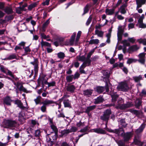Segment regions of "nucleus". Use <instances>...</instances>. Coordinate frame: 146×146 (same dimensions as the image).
<instances>
[{
  "label": "nucleus",
  "mask_w": 146,
  "mask_h": 146,
  "mask_svg": "<svg viewBox=\"0 0 146 146\" xmlns=\"http://www.w3.org/2000/svg\"><path fill=\"white\" fill-rule=\"evenodd\" d=\"M133 79L136 82H139L140 81L143 79V78L141 75L138 76H135L133 77Z\"/></svg>",
  "instance_id": "nucleus-27"
},
{
  "label": "nucleus",
  "mask_w": 146,
  "mask_h": 146,
  "mask_svg": "<svg viewBox=\"0 0 146 146\" xmlns=\"http://www.w3.org/2000/svg\"><path fill=\"white\" fill-rule=\"evenodd\" d=\"M90 65L85 62H83L79 68L80 72L81 74H85V72L84 70V69L86 66H89Z\"/></svg>",
  "instance_id": "nucleus-11"
},
{
  "label": "nucleus",
  "mask_w": 146,
  "mask_h": 146,
  "mask_svg": "<svg viewBox=\"0 0 146 146\" xmlns=\"http://www.w3.org/2000/svg\"><path fill=\"white\" fill-rule=\"evenodd\" d=\"M5 12L7 14H10L12 13L13 11L12 9L9 7H6L4 9Z\"/></svg>",
  "instance_id": "nucleus-36"
},
{
  "label": "nucleus",
  "mask_w": 146,
  "mask_h": 146,
  "mask_svg": "<svg viewBox=\"0 0 146 146\" xmlns=\"http://www.w3.org/2000/svg\"><path fill=\"white\" fill-rule=\"evenodd\" d=\"M41 97L40 96H38L36 99H34V101L36 104H38L40 101Z\"/></svg>",
  "instance_id": "nucleus-50"
},
{
  "label": "nucleus",
  "mask_w": 146,
  "mask_h": 146,
  "mask_svg": "<svg viewBox=\"0 0 146 146\" xmlns=\"http://www.w3.org/2000/svg\"><path fill=\"white\" fill-rule=\"evenodd\" d=\"M51 127L54 132V133H58V130L56 127L55 125H51Z\"/></svg>",
  "instance_id": "nucleus-55"
},
{
  "label": "nucleus",
  "mask_w": 146,
  "mask_h": 146,
  "mask_svg": "<svg viewBox=\"0 0 146 146\" xmlns=\"http://www.w3.org/2000/svg\"><path fill=\"white\" fill-rule=\"evenodd\" d=\"M31 64L34 66L38 65V60L37 58H34V61L33 62H31Z\"/></svg>",
  "instance_id": "nucleus-51"
},
{
  "label": "nucleus",
  "mask_w": 146,
  "mask_h": 146,
  "mask_svg": "<svg viewBox=\"0 0 146 146\" xmlns=\"http://www.w3.org/2000/svg\"><path fill=\"white\" fill-rule=\"evenodd\" d=\"M40 109L41 111L43 112H46V106L44 105H43L41 107Z\"/></svg>",
  "instance_id": "nucleus-63"
},
{
  "label": "nucleus",
  "mask_w": 146,
  "mask_h": 146,
  "mask_svg": "<svg viewBox=\"0 0 146 146\" xmlns=\"http://www.w3.org/2000/svg\"><path fill=\"white\" fill-rule=\"evenodd\" d=\"M111 29H110L108 33L106 35V37L107 38L106 42L108 43H109L110 42V38L111 36Z\"/></svg>",
  "instance_id": "nucleus-25"
},
{
  "label": "nucleus",
  "mask_w": 146,
  "mask_h": 146,
  "mask_svg": "<svg viewBox=\"0 0 146 146\" xmlns=\"http://www.w3.org/2000/svg\"><path fill=\"white\" fill-rule=\"evenodd\" d=\"M58 57L60 59H63L65 57V54L64 53L60 52L57 54Z\"/></svg>",
  "instance_id": "nucleus-46"
},
{
  "label": "nucleus",
  "mask_w": 146,
  "mask_h": 146,
  "mask_svg": "<svg viewBox=\"0 0 146 146\" xmlns=\"http://www.w3.org/2000/svg\"><path fill=\"white\" fill-rule=\"evenodd\" d=\"M92 131L98 133L105 134V131L104 130L100 128L92 129Z\"/></svg>",
  "instance_id": "nucleus-14"
},
{
  "label": "nucleus",
  "mask_w": 146,
  "mask_h": 146,
  "mask_svg": "<svg viewBox=\"0 0 146 146\" xmlns=\"http://www.w3.org/2000/svg\"><path fill=\"white\" fill-rule=\"evenodd\" d=\"M110 94L112 98V103L109 104V106H114L117 109H120L121 110L133 106V104L130 102H128L126 104H123L124 100L121 98L119 99L117 102V104L114 103L118 97V95L116 92L111 91L110 92Z\"/></svg>",
  "instance_id": "nucleus-1"
},
{
  "label": "nucleus",
  "mask_w": 146,
  "mask_h": 146,
  "mask_svg": "<svg viewBox=\"0 0 146 146\" xmlns=\"http://www.w3.org/2000/svg\"><path fill=\"white\" fill-rule=\"evenodd\" d=\"M63 104L65 107H71V102L68 99L64 100L63 101Z\"/></svg>",
  "instance_id": "nucleus-22"
},
{
  "label": "nucleus",
  "mask_w": 146,
  "mask_h": 146,
  "mask_svg": "<svg viewBox=\"0 0 146 146\" xmlns=\"http://www.w3.org/2000/svg\"><path fill=\"white\" fill-rule=\"evenodd\" d=\"M40 44L42 48V50L43 51L44 50L43 47H51L50 44L42 40L40 42Z\"/></svg>",
  "instance_id": "nucleus-15"
},
{
  "label": "nucleus",
  "mask_w": 146,
  "mask_h": 146,
  "mask_svg": "<svg viewBox=\"0 0 146 146\" xmlns=\"http://www.w3.org/2000/svg\"><path fill=\"white\" fill-rule=\"evenodd\" d=\"M134 143L135 145L139 146H141L143 145V143L141 142L140 140L136 137H135L134 138Z\"/></svg>",
  "instance_id": "nucleus-24"
},
{
  "label": "nucleus",
  "mask_w": 146,
  "mask_h": 146,
  "mask_svg": "<svg viewBox=\"0 0 146 146\" xmlns=\"http://www.w3.org/2000/svg\"><path fill=\"white\" fill-rule=\"evenodd\" d=\"M88 129V126H86L83 129H81L79 131L83 133H86V134H87L88 133L87 131Z\"/></svg>",
  "instance_id": "nucleus-42"
},
{
  "label": "nucleus",
  "mask_w": 146,
  "mask_h": 146,
  "mask_svg": "<svg viewBox=\"0 0 146 146\" xmlns=\"http://www.w3.org/2000/svg\"><path fill=\"white\" fill-rule=\"evenodd\" d=\"M137 6L136 9L141 7L142 5L145 4L146 0H135Z\"/></svg>",
  "instance_id": "nucleus-9"
},
{
  "label": "nucleus",
  "mask_w": 146,
  "mask_h": 146,
  "mask_svg": "<svg viewBox=\"0 0 146 146\" xmlns=\"http://www.w3.org/2000/svg\"><path fill=\"white\" fill-rule=\"evenodd\" d=\"M92 17L90 16L86 22V24L87 26L92 21Z\"/></svg>",
  "instance_id": "nucleus-60"
},
{
  "label": "nucleus",
  "mask_w": 146,
  "mask_h": 146,
  "mask_svg": "<svg viewBox=\"0 0 146 146\" xmlns=\"http://www.w3.org/2000/svg\"><path fill=\"white\" fill-rule=\"evenodd\" d=\"M105 90V88L102 87H98L96 88L97 91L98 92L101 93L103 92Z\"/></svg>",
  "instance_id": "nucleus-44"
},
{
  "label": "nucleus",
  "mask_w": 146,
  "mask_h": 146,
  "mask_svg": "<svg viewBox=\"0 0 146 146\" xmlns=\"http://www.w3.org/2000/svg\"><path fill=\"white\" fill-rule=\"evenodd\" d=\"M77 130V128L75 127H72L70 129H68L65 131V133H69L72 132H74Z\"/></svg>",
  "instance_id": "nucleus-31"
},
{
  "label": "nucleus",
  "mask_w": 146,
  "mask_h": 146,
  "mask_svg": "<svg viewBox=\"0 0 146 146\" xmlns=\"http://www.w3.org/2000/svg\"><path fill=\"white\" fill-rule=\"evenodd\" d=\"M118 90L123 92H126L129 89L127 82L126 81L121 82L119 83L117 87Z\"/></svg>",
  "instance_id": "nucleus-5"
},
{
  "label": "nucleus",
  "mask_w": 146,
  "mask_h": 146,
  "mask_svg": "<svg viewBox=\"0 0 146 146\" xmlns=\"http://www.w3.org/2000/svg\"><path fill=\"white\" fill-rule=\"evenodd\" d=\"M111 113V111L110 110H106L104 111V114L101 116V119L105 121H108Z\"/></svg>",
  "instance_id": "nucleus-6"
},
{
  "label": "nucleus",
  "mask_w": 146,
  "mask_h": 146,
  "mask_svg": "<svg viewBox=\"0 0 146 146\" xmlns=\"http://www.w3.org/2000/svg\"><path fill=\"white\" fill-rule=\"evenodd\" d=\"M103 99L101 96H99L97 98L95 99L94 103L95 104H98L103 102Z\"/></svg>",
  "instance_id": "nucleus-23"
},
{
  "label": "nucleus",
  "mask_w": 146,
  "mask_h": 146,
  "mask_svg": "<svg viewBox=\"0 0 146 146\" xmlns=\"http://www.w3.org/2000/svg\"><path fill=\"white\" fill-rule=\"evenodd\" d=\"M130 111L131 113L136 115L138 117H139L140 116L142 115V113L141 111H137L135 110L131 109Z\"/></svg>",
  "instance_id": "nucleus-16"
},
{
  "label": "nucleus",
  "mask_w": 146,
  "mask_h": 146,
  "mask_svg": "<svg viewBox=\"0 0 146 146\" xmlns=\"http://www.w3.org/2000/svg\"><path fill=\"white\" fill-rule=\"evenodd\" d=\"M4 104L7 105H10L11 100L9 97H7L3 100Z\"/></svg>",
  "instance_id": "nucleus-21"
},
{
  "label": "nucleus",
  "mask_w": 146,
  "mask_h": 146,
  "mask_svg": "<svg viewBox=\"0 0 146 146\" xmlns=\"http://www.w3.org/2000/svg\"><path fill=\"white\" fill-rule=\"evenodd\" d=\"M37 5V3L36 2H35L32 3H31L29 5L28 7V9L29 10H31L33 8L36 7Z\"/></svg>",
  "instance_id": "nucleus-33"
},
{
  "label": "nucleus",
  "mask_w": 146,
  "mask_h": 146,
  "mask_svg": "<svg viewBox=\"0 0 146 146\" xmlns=\"http://www.w3.org/2000/svg\"><path fill=\"white\" fill-rule=\"evenodd\" d=\"M14 84L16 86L17 88L20 91H22L24 92H25L26 91V89L23 87L20 83L17 82L16 84L15 83Z\"/></svg>",
  "instance_id": "nucleus-12"
},
{
  "label": "nucleus",
  "mask_w": 146,
  "mask_h": 146,
  "mask_svg": "<svg viewBox=\"0 0 146 146\" xmlns=\"http://www.w3.org/2000/svg\"><path fill=\"white\" fill-rule=\"evenodd\" d=\"M73 78L74 75H73L67 76L66 77L67 82H72Z\"/></svg>",
  "instance_id": "nucleus-37"
},
{
  "label": "nucleus",
  "mask_w": 146,
  "mask_h": 146,
  "mask_svg": "<svg viewBox=\"0 0 146 146\" xmlns=\"http://www.w3.org/2000/svg\"><path fill=\"white\" fill-rule=\"evenodd\" d=\"M15 103L18 105L19 108L22 109H27L28 108V106L26 101H25L26 105L25 106H23V103L21 101L18 100H15Z\"/></svg>",
  "instance_id": "nucleus-7"
},
{
  "label": "nucleus",
  "mask_w": 146,
  "mask_h": 146,
  "mask_svg": "<svg viewBox=\"0 0 146 146\" xmlns=\"http://www.w3.org/2000/svg\"><path fill=\"white\" fill-rule=\"evenodd\" d=\"M95 34L97 35L98 36L102 37L103 36L104 32L98 29H96L95 31Z\"/></svg>",
  "instance_id": "nucleus-20"
},
{
  "label": "nucleus",
  "mask_w": 146,
  "mask_h": 146,
  "mask_svg": "<svg viewBox=\"0 0 146 146\" xmlns=\"http://www.w3.org/2000/svg\"><path fill=\"white\" fill-rule=\"evenodd\" d=\"M138 47L137 45H134L130 47V50L132 51H136L138 49Z\"/></svg>",
  "instance_id": "nucleus-43"
},
{
  "label": "nucleus",
  "mask_w": 146,
  "mask_h": 146,
  "mask_svg": "<svg viewBox=\"0 0 146 146\" xmlns=\"http://www.w3.org/2000/svg\"><path fill=\"white\" fill-rule=\"evenodd\" d=\"M145 125L144 124H142L140 127L137 129L136 131V132L137 133H138L142 132L145 127Z\"/></svg>",
  "instance_id": "nucleus-30"
},
{
  "label": "nucleus",
  "mask_w": 146,
  "mask_h": 146,
  "mask_svg": "<svg viewBox=\"0 0 146 146\" xmlns=\"http://www.w3.org/2000/svg\"><path fill=\"white\" fill-rule=\"evenodd\" d=\"M75 89V87L73 85L69 84L66 87L67 91L71 93L74 92Z\"/></svg>",
  "instance_id": "nucleus-10"
},
{
  "label": "nucleus",
  "mask_w": 146,
  "mask_h": 146,
  "mask_svg": "<svg viewBox=\"0 0 146 146\" xmlns=\"http://www.w3.org/2000/svg\"><path fill=\"white\" fill-rule=\"evenodd\" d=\"M56 83L54 81H53L51 82H48L47 85L48 87H50V86H53L55 85Z\"/></svg>",
  "instance_id": "nucleus-62"
},
{
  "label": "nucleus",
  "mask_w": 146,
  "mask_h": 146,
  "mask_svg": "<svg viewBox=\"0 0 146 146\" xmlns=\"http://www.w3.org/2000/svg\"><path fill=\"white\" fill-rule=\"evenodd\" d=\"M91 55L88 53L87 55L86 58V60L85 62L88 64V65H90L91 62V60L90 59V58Z\"/></svg>",
  "instance_id": "nucleus-34"
},
{
  "label": "nucleus",
  "mask_w": 146,
  "mask_h": 146,
  "mask_svg": "<svg viewBox=\"0 0 146 146\" xmlns=\"http://www.w3.org/2000/svg\"><path fill=\"white\" fill-rule=\"evenodd\" d=\"M50 19V18H49L48 19L45 23H44L42 25V29L44 31H45L44 29L46 28V27L48 25V24L50 23L49 20Z\"/></svg>",
  "instance_id": "nucleus-35"
},
{
  "label": "nucleus",
  "mask_w": 146,
  "mask_h": 146,
  "mask_svg": "<svg viewBox=\"0 0 146 146\" xmlns=\"http://www.w3.org/2000/svg\"><path fill=\"white\" fill-rule=\"evenodd\" d=\"M40 80L42 82V85L43 86L44 84H47L48 82L47 80H48V79L47 78L46 79H43V78L42 79H40Z\"/></svg>",
  "instance_id": "nucleus-58"
},
{
  "label": "nucleus",
  "mask_w": 146,
  "mask_h": 146,
  "mask_svg": "<svg viewBox=\"0 0 146 146\" xmlns=\"http://www.w3.org/2000/svg\"><path fill=\"white\" fill-rule=\"evenodd\" d=\"M119 123L124 127H125L127 126V124L125 123L124 119H121L119 121Z\"/></svg>",
  "instance_id": "nucleus-40"
},
{
  "label": "nucleus",
  "mask_w": 146,
  "mask_h": 146,
  "mask_svg": "<svg viewBox=\"0 0 146 146\" xmlns=\"http://www.w3.org/2000/svg\"><path fill=\"white\" fill-rule=\"evenodd\" d=\"M93 91L92 90H85L83 91V94L87 97H90L92 95Z\"/></svg>",
  "instance_id": "nucleus-13"
},
{
  "label": "nucleus",
  "mask_w": 146,
  "mask_h": 146,
  "mask_svg": "<svg viewBox=\"0 0 146 146\" xmlns=\"http://www.w3.org/2000/svg\"><path fill=\"white\" fill-rule=\"evenodd\" d=\"M17 57V56L16 55H15L14 54H13L9 56V57L8 58H7V59L8 60H10L16 58Z\"/></svg>",
  "instance_id": "nucleus-52"
},
{
  "label": "nucleus",
  "mask_w": 146,
  "mask_h": 146,
  "mask_svg": "<svg viewBox=\"0 0 146 146\" xmlns=\"http://www.w3.org/2000/svg\"><path fill=\"white\" fill-rule=\"evenodd\" d=\"M89 42L90 44H98L99 43V40L98 39H92Z\"/></svg>",
  "instance_id": "nucleus-29"
},
{
  "label": "nucleus",
  "mask_w": 146,
  "mask_h": 146,
  "mask_svg": "<svg viewBox=\"0 0 146 146\" xmlns=\"http://www.w3.org/2000/svg\"><path fill=\"white\" fill-rule=\"evenodd\" d=\"M23 49L25 50V55L27 54L31 51V50L29 46L26 47H23Z\"/></svg>",
  "instance_id": "nucleus-39"
},
{
  "label": "nucleus",
  "mask_w": 146,
  "mask_h": 146,
  "mask_svg": "<svg viewBox=\"0 0 146 146\" xmlns=\"http://www.w3.org/2000/svg\"><path fill=\"white\" fill-rule=\"evenodd\" d=\"M17 125V122L16 121L11 119L5 120L3 123L4 127L11 129H14Z\"/></svg>",
  "instance_id": "nucleus-3"
},
{
  "label": "nucleus",
  "mask_w": 146,
  "mask_h": 146,
  "mask_svg": "<svg viewBox=\"0 0 146 146\" xmlns=\"http://www.w3.org/2000/svg\"><path fill=\"white\" fill-rule=\"evenodd\" d=\"M86 122H82L81 121L77 123L76 126L77 127L81 128L85 125Z\"/></svg>",
  "instance_id": "nucleus-26"
},
{
  "label": "nucleus",
  "mask_w": 146,
  "mask_h": 146,
  "mask_svg": "<svg viewBox=\"0 0 146 146\" xmlns=\"http://www.w3.org/2000/svg\"><path fill=\"white\" fill-rule=\"evenodd\" d=\"M81 34L82 32L80 31H79L77 33L75 41L74 40L76 33H74L71 36L69 40V43L68 44L66 43V45H73L74 44L75 45H77L78 43V41Z\"/></svg>",
  "instance_id": "nucleus-4"
},
{
  "label": "nucleus",
  "mask_w": 146,
  "mask_h": 146,
  "mask_svg": "<svg viewBox=\"0 0 146 146\" xmlns=\"http://www.w3.org/2000/svg\"><path fill=\"white\" fill-rule=\"evenodd\" d=\"M141 103V100L137 99L135 102V106L137 108H138L139 106Z\"/></svg>",
  "instance_id": "nucleus-48"
},
{
  "label": "nucleus",
  "mask_w": 146,
  "mask_h": 146,
  "mask_svg": "<svg viewBox=\"0 0 146 146\" xmlns=\"http://www.w3.org/2000/svg\"><path fill=\"white\" fill-rule=\"evenodd\" d=\"M76 59L77 60L81 62H84L86 60V58L84 55L81 56L79 55L76 57Z\"/></svg>",
  "instance_id": "nucleus-17"
},
{
  "label": "nucleus",
  "mask_w": 146,
  "mask_h": 146,
  "mask_svg": "<svg viewBox=\"0 0 146 146\" xmlns=\"http://www.w3.org/2000/svg\"><path fill=\"white\" fill-rule=\"evenodd\" d=\"M57 133H54V135H53L52 134L50 135V137L52 138L53 141H54L56 140L58 136Z\"/></svg>",
  "instance_id": "nucleus-47"
},
{
  "label": "nucleus",
  "mask_w": 146,
  "mask_h": 146,
  "mask_svg": "<svg viewBox=\"0 0 146 146\" xmlns=\"http://www.w3.org/2000/svg\"><path fill=\"white\" fill-rule=\"evenodd\" d=\"M6 74L7 75H8L10 76L13 78L15 79V77L14 75L13 74V73L10 71L9 70H7V71Z\"/></svg>",
  "instance_id": "nucleus-49"
},
{
  "label": "nucleus",
  "mask_w": 146,
  "mask_h": 146,
  "mask_svg": "<svg viewBox=\"0 0 146 146\" xmlns=\"http://www.w3.org/2000/svg\"><path fill=\"white\" fill-rule=\"evenodd\" d=\"M114 11L115 9H106L105 11L106 13L108 15H113L114 13Z\"/></svg>",
  "instance_id": "nucleus-18"
},
{
  "label": "nucleus",
  "mask_w": 146,
  "mask_h": 146,
  "mask_svg": "<svg viewBox=\"0 0 146 146\" xmlns=\"http://www.w3.org/2000/svg\"><path fill=\"white\" fill-rule=\"evenodd\" d=\"M53 103V102L51 100H49L48 99H46L44 100L41 103L43 105L45 106H47L49 104H52Z\"/></svg>",
  "instance_id": "nucleus-19"
},
{
  "label": "nucleus",
  "mask_w": 146,
  "mask_h": 146,
  "mask_svg": "<svg viewBox=\"0 0 146 146\" xmlns=\"http://www.w3.org/2000/svg\"><path fill=\"white\" fill-rule=\"evenodd\" d=\"M109 131L115 133L118 136L122 137L125 141H128L133 135V133L131 132L125 133L123 129L121 128L114 130L111 129Z\"/></svg>",
  "instance_id": "nucleus-2"
},
{
  "label": "nucleus",
  "mask_w": 146,
  "mask_h": 146,
  "mask_svg": "<svg viewBox=\"0 0 146 146\" xmlns=\"http://www.w3.org/2000/svg\"><path fill=\"white\" fill-rule=\"evenodd\" d=\"M19 120L22 123H23L25 120V119L24 117L23 113L22 112H21L19 113Z\"/></svg>",
  "instance_id": "nucleus-28"
},
{
  "label": "nucleus",
  "mask_w": 146,
  "mask_h": 146,
  "mask_svg": "<svg viewBox=\"0 0 146 146\" xmlns=\"http://www.w3.org/2000/svg\"><path fill=\"white\" fill-rule=\"evenodd\" d=\"M96 107V106L95 105L87 107L86 110V112L87 113H89L90 111L94 109Z\"/></svg>",
  "instance_id": "nucleus-32"
},
{
  "label": "nucleus",
  "mask_w": 146,
  "mask_h": 146,
  "mask_svg": "<svg viewBox=\"0 0 146 146\" xmlns=\"http://www.w3.org/2000/svg\"><path fill=\"white\" fill-rule=\"evenodd\" d=\"M146 54L143 52L140 54L139 55V59L138 61L142 64H144L145 62V55Z\"/></svg>",
  "instance_id": "nucleus-8"
},
{
  "label": "nucleus",
  "mask_w": 146,
  "mask_h": 146,
  "mask_svg": "<svg viewBox=\"0 0 146 146\" xmlns=\"http://www.w3.org/2000/svg\"><path fill=\"white\" fill-rule=\"evenodd\" d=\"M125 9V8L120 7L119 10L118 11L120 12L122 14H125L126 12V11Z\"/></svg>",
  "instance_id": "nucleus-57"
},
{
  "label": "nucleus",
  "mask_w": 146,
  "mask_h": 146,
  "mask_svg": "<svg viewBox=\"0 0 146 146\" xmlns=\"http://www.w3.org/2000/svg\"><path fill=\"white\" fill-rule=\"evenodd\" d=\"M137 41L140 43H142L144 45H146V39L140 38L137 40Z\"/></svg>",
  "instance_id": "nucleus-45"
},
{
  "label": "nucleus",
  "mask_w": 146,
  "mask_h": 146,
  "mask_svg": "<svg viewBox=\"0 0 146 146\" xmlns=\"http://www.w3.org/2000/svg\"><path fill=\"white\" fill-rule=\"evenodd\" d=\"M123 31L121 27H119L118 29L117 34H122L123 33Z\"/></svg>",
  "instance_id": "nucleus-64"
},
{
  "label": "nucleus",
  "mask_w": 146,
  "mask_h": 146,
  "mask_svg": "<svg viewBox=\"0 0 146 146\" xmlns=\"http://www.w3.org/2000/svg\"><path fill=\"white\" fill-rule=\"evenodd\" d=\"M58 111L60 113L57 115V117L59 119L61 117L64 118L65 117V116L63 113L60 112L59 111Z\"/></svg>",
  "instance_id": "nucleus-56"
},
{
  "label": "nucleus",
  "mask_w": 146,
  "mask_h": 146,
  "mask_svg": "<svg viewBox=\"0 0 146 146\" xmlns=\"http://www.w3.org/2000/svg\"><path fill=\"white\" fill-rule=\"evenodd\" d=\"M119 11H117L115 12V16L116 17L118 20H122L124 19V17L121 15H118Z\"/></svg>",
  "instance_id": "nucleus-38"
},
{
  "label": "nucleus",
  "mask_w": 146,
  "mask_h": 146,
  "mask_svg": "<svg viewBox=\"0 0 146 146\" xmlns=\"http://www.w3.org/2000/svg\"><path fill=\"white\" fill-rule=\"evenodd\" d=\"M89 10V5H87L84 8V13L83 14H84L86 13H88Z\"/></svg>",
  "instance_id": "nucleus-61"
},
{
  "label": "nucleus",
  "mask_w": 146,
  "mask_h": 146,
  "mask_svg": "<svg viewBox=\"0 0 146 146\" xmlns=\"http://www.w3.org/2000/svg\"><path fill=\"white\" fill-rule=\"evenodd\" d=\"M139 26L140 28H145L146 27V25L143 23V21H138Z\"/></svg>",
  "instance_id": "nucleus-54"
},
{
  "label": "nucleus",
  "mask_w": 146,
  "mask_h": 146,
  "mask_svg": "<svg viewBox=\"0 0 146 146\" xmlns=\"http://www.w3.org/2000/svg\"><path fill=\"white\" fill-rule=\"evenodd\" d=\"M135 40H136L134 37L129 38L127 39V40L128 41L131 42L132 43H135Z\"/></svg>",
  "instance_id": "nucleus-59"
},
{
  "label": "nucleus",
  "mask_w": 146,
  "mask_h": 146,
  "mask_svg": "<svg viewBox=\"0 0 146 146\" xmlns=\"http://www.w3.org/2000/svg\"><path fill=\"white\" fill-rule=\"evenodd\" d=\"M102 73L104 75L106 76V77H108L109 76V72L107 70H103Z\"/></svg>",
  "instance_id": "nucleus-53"
},
{
  "label": "nucleus",
  "mask_w": 146,
  "mask_h": 146,
  "mask_svg": "<svg viewBox=\"0 0 146 146\" xmlns=\"http://www.w3.org/2000/svg\"><path fill=\"white\" fill-rule=\"evenodd\" d=\"M137 61V60L135 59L129 58L128 59L127 63V64H130L133 62H136Z\"/></svg>",
  "instance_id": "nucleus-41"
}]
</instances>
